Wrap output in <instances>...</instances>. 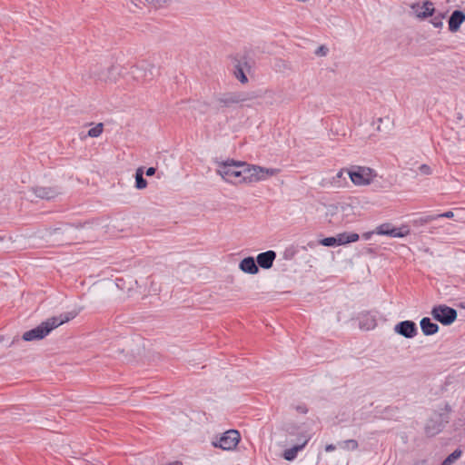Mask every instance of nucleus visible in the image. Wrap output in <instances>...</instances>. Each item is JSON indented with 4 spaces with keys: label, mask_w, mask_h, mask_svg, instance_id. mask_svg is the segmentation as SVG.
Here are the masks:
<instances>
[{
    "label": "nucleus",
    "mask_w": 465,
    "mask_h": 465,
    "mask_svg": "<svg viewBox=\"0 0 465 465\" xmlns=\"http://www.w3.org/2000/svg\"><path fill=\"white\" fill-rule=\"evenodd\" d=\"M104 130V124L102 123L97 124L94 127L91 128L88 131V135L90 137H98L102 134Z\"/></svg>",
    "instance_id": "a878e982"
},
{
    "label": "nucleus",
    "mask_w": 465,
    "mask_h": 465,
    "mask_svg": "<svg viewBox=\"0 0 465 465\" xmlns=\"http://www.w3.org/2000/svg\"><path fill=\"white\" fill-rule=\"evenodd\" d=\"M234 75L242 84H246L248 82V78L240 65L236 66Z\"/></svg>",
    "instance_id": "bb28decb"
},
{
    "label": "nucleus",
    "mask_w": 465,
    "mask_h": 465,
    "mask_svg": "<svg viewBox=\"0 0 465 465\" xmlns=\"http://www.w3.org/2000/svg\"><path fill=\"white\" fill-rule=\"evenodd\" d=\"M420 328L424 335H433L438 332V324L432 322L430 318L424 317L420 321Z\"/></svg>",
    "instance_id": "dca6fc26"
},
{
    "label": "nucleus",
    "mask_w": 465,
    "mask_h": 465,
    "mask_svg": "<svg viewBox=\"0 0 465 465\" xmlns=\"http://www.w3.org/2000/svg\"><path fill=\"white\" fill-rule=\"evenodd\" d=\"M436 216H438V219L439 218H453L454 217V213L453 212L451 211H448V212H445V213H440V214H436Z\"/></svg>",
    "instance_id": "2f4dec72"
},
{
    "label": "nucleus",
    "mask_w": 465,
    "mask_h": 465,
    "mask_svg": "<svg viewBox=\"0 0 465 465\" xmlns=\"http://www.w3.org/2000/svg\"><path fill=\"white\" fill-rule=\"evenodd\" d=\"M420 171L423 173H426V174H430V168L426 165V164H422L420 166Z\"/></svg>",
    "instance_id": "72a5a7b5"
},
{
    "label": "nucleus",
    "mask_w": 465,
    "mask_h": 465,
    "mask_svg": "<svg viewBox=\"0 0 465 465\" xmlns=\"http://www.w3.org/2000/svg\"><path fill=\"white\" fill-rule=\"evenodd\" d=\"M328 48L324 45H321L320 47H318V49L316 50L315 54L317 55H321V56H325L327 54H328Z\"/></svg>",
    "instance_id": "7c9ffc66"
},
{
    "label": "nucleus",
    "mask_w": 465,
    "mask_h": 465,
    "mask_svg": "<svg viewBox=\"0 0 465 465\" xmlns=\"http://www.w3.org/2000/svg\"><path fill=\"white\" fill-rule=\"evenodd\" d=\"M33 192L36 197L45 200H53L61 194V191L57 187L37 186L33 188Z\"/></svg>",
    "instance_id": "f8f14e48"
},
{
    "label": "nucleus",
    "mask_w": 465,
    "mask_h": 465,
    "mask_svg": "<svg viewBox=\"0 0 465 465\" xmlns=\"http://www.w3.org/2000/svg\"><path fill=\"white\" fill-rule=\"evenodd\" d=\"M258 95L254 94H246L242 92H235V93H226L223 94H221L217 101L222 104L223 106H231L234 104L242 103L245 101H249L252 99L257 98Z\"/></svg>",
    "instance_id": "0eeeda50"
},
{
    "label": "nucleus",
    "mask_w": 465,
    "mask_h": 465,
    "mask_svg": "<svg viewBox=\"0 0 465 465\" xmlns=\"http://www.w3.org/2000/svg\"><path fill=\"white\" fill-rule=\"evenodd\" d=\"M335 449H336V447H335L334 445H332V444H329V445H327V446L325 447V450H326L327 452L332 451V450H334Z\"/></svg>",
    "instance_id": "c9c22d12"
},
{
    "label": "nucleus",
    "mask_w": 465,
    "mask_h": 465,
    "mask_svg": "<svg viewBox=\"0 0 465 465\" xmlns=\"http://www.w3.org/2000/svg\"><path fill=\"white\" fill-rule=\"evenodd\" d=\"M169 465H183L181 461H173L169 463Z\"/></svg>",
    "instance_id": "a19ab883"
},
{
    "label": "nucleus",
    "mask_w": 465,
    "mask_h": 465,
    "mask_svg": "<svg viewBox=\"0 0 465 465\" xmlns=\"http://www.w3.org/2000/svg\"><path fill=\"white\" fill-rule=\"evenodd\" d=\"M78 314V312L72 311L64 313H61L58 316H54L43 322L37 327L25 331L23 334V339L27 341L42 340L47 336L51 331L59 327L60 325L74 319Z\"/></svg>",
    "instance_id": "f257e3e1"
},
{
    "label": "nucleus",
    "mask_w": 465,
    "mask_h": 465,
    "mask_svg": "<svg viewBox=\"0 0 465 465\" xmlns=\"http://www.w3.org/2000/svg\"><path fill=\"white\" fill-rule=\"evenodd\" d=\"M276 258V252L274 251H267L258 254L256 258L257 264L262 269L272 268L273 262Z\"/></svg>",
    "instance_id": "ddd939ff"
},
{
    "label": "nucleus",
    "mask_w": 465,
    "mask_h": 465,
    "mask_svg": "<svg viewBox=\"0 0 465 465\" xmlns=\"http://www.w3.org/2000/svg\"><path fill=\"white\" fill-rule=\"evenodd\" d=\"M320 243L322 245L327 246V247L338 246L337 245L336 237H327V238H324V239L321 240Z\"/></svg>",
    "instance_id": "c85d7f7f"
},
{
    "label": "nucleus",
    "mask_w": 465,
    "mask_h": 465,
    "mask_svg": "<svg viewBox=\"0 0 465 465\" xmlns=\"http://www.w3.org/2000/svg\"><path fill=\"white\" fill-rule=\"evenodd\" d=\"M157 72V68L150 64H143L137 67H135L132 74L134 78L142 82H149L153 79L155 73Z\"/></svg>",
    "instance_id": "1a4fd4ad"
},
{
    "label": "nucleus",
    "mask_w": 465,
    "mask_h": 465,
    "mask_svg": "<svg viewBox=\"0 0 465 465\" xmlns=\"http://www.w3.org/2000/svg\"><path fill=\"white\" fill-rule=\"evenodd\" d=\"M452 411V408L449 403H445L443 408L441 409V412L439 413L440 420H434L430 419L425 427V430L429 435H435L441 431L445 423L449 422L450 413Z\"/></svg>",
    "instance_id": "39448f33"
},
{
    "label": "nucleus",
    "mask_w": 465,
    "mask_h": 465,
    "mask_svg": "<svg viewBox=\"0 0 465 465\" xmlns=\"http://www.w3.org/2000/svg\"><path fill=\"white\" fill-rule=\"evenodd\" d=\"M297 411L301 413H306L307 412V408L305 406H298L297 407Z\"/></svg>",
    "instance_id": "e433bc0d"
},
{
    "label": "nucleus",
    "mask_w": 465,
    "mask_h": 465,
    "mask_svg": "<svg viewBox=\"0 0 465 465\" xmlns=\"http://www.w3.org/2000/svg\"><path fill=\"white\" fill-rule=\"evenodd\" d=\"M239 268L246 273L256 274L259 272L258 265L253 257H246L242 259L239 264Z\"/></svg>",
    "instance_id": "2eb2a0df"
},
{
    "label": "nucleus",
    "mask_w": 465,
    "mask_h": 465,
    "mask_svg": "<svg viewBox=\"0 0 465 465\" xmlns=\"http://www.w3.org/2000/svg\"><path fill=\"white\" fill-rule=\"evenodd\" d=\"M462 451L459 449L455 450L451 454H450L441 463V465H451L457 460L460 458Z\"/></svg>",
    "instance_id": "4be33fe9"
},
{
    "label": "nucleus",
    "mask_w": 465,
    "mask_h": 465,
    "mask_svg": "<svg viewBox=\"0 0 465 465\" xmlns=\"http://www.w3.org/2000/svg\"><path fill=\"white\" fill-rule=\"evenodd\" d=\"M349 170L341 169L340 170L335 176L332 177L331 183L334 184L337 187L341 186V181L345 180V173L347 174V172Z\"/></svg>",
    "instance_id": "393cba45"
},
{
    "label": "nucleus",
    "mask_w": 465,
    "mask_h": 465,
    "mask_svg": "<svg viewBox=\"0 0 465 465\" xmlns=\"http://www.w3.org/2000/svg\"><path fill=\"white\" fill-rule=\"evenodd\" d=\"M338 446L343 450H356L358 448V442L355 440H347L338 443Z\"/></svg>",
    "instance_id": "b1692460"
},
{
    "label": "nucleus",
    "mask_w": 465,
    "mask_h": 465,
    "mask_svg": "<svg viewBox=\"0 0 465 465\" xmlns=\"http://www.w3.org/2000/svg\"><path fill=\"white\" fill-rule=\"evenodd\" d=\"M92 75L98 81L104 83H114L117 80L119 70L117 66L111 65L99 72L93 71Z\"/></svg>",
    "instance_id": "9d476101"
},
{
    "label": "nucleus",
    "mask_w": 465,
    "mask_h": 465,
    "mask_svg": "<svg viewBox=\"0 0 465 465\" xmlns=\"http://www.w3.org/2000/svg\"><path fill=\"white\" fill-rule=\"evenodd\" d=\"M360 325L361 328H366L367 330L373 329L376 326V320L373 317L367 319L366 322L361 320Z\"/></svg>",
    "instance_id": "cd10ccee"
},
{
    "label": "nucleus",
    "mask_w": 465,
    "mask_h": 465,
    "mask_svg": "<svg viewBox=\"0 0 465 465\" xmlns=\"http://www.w3.org/2000/svg\"><path fill=\"white\" fill-rule=\"evenodd\" d=\"M433 25L435 27H440L442 25V22L441 21H436V22H433Z\"/></svg>",
    "instance_id": "ea45409f"
},
{
    "label": "nucleus",
    "mask_w": 465,
    "mask_h": 465,
    "mask_svg": "<svg viewBox=\"0 0 465 465\" xmlns=\"http://www.w3.org/2000/svg\"><path fill=\"white\" fill-rule=\"evenodd\" d=\"M277 169L264 168L259 165L246 164L245 183H252L266 180L268 177L278 173Z\"/></svg>",
    "instance_id": "20e7f679"
},
{
    "label": "nucleus",
    "mask_w": 465,
    "mask_h": 465,
    "mask_svg": "<svg viewBox=\"0 0 465 465\" xmlns=\"http://www.w3.org/2000/svg\"><path fill=\"white\" fill-rule=\"evenodd\" d=\"M359 234L355 232H342L336 236L337 245H343L350 242H354L359 240Z\"/></svg>",
    "instance_id": "f3484780"
},
{
    "label": "nucleus",
    "mask_w": 465,
    "mask_h": 465,
    "mask_svg": "<svg viewBox=\"0 0 465 465\" xmlns=\"http://www.w3.org/2000/svg\"><path fill=\"white\" fill-rule=\"evenodd\" d=\"M409 231L406 228H395L391 227L388 235L391 237L401 238L406 236Z\"/></svg>",
    "instance_id": "5701e85b"
},
{
    "label": "nucleus",
    "mask_w": 465,
    "mask_h": 465,
    "mask_svg": "<svg viewBox=\"0 0 465 465\" xmlns=\"http://www.w3.org/2000/svg\"><path fill=\"white\" fill-rule=\"evenodd\" d=\"M146 1L150 4L160 6L163 4H164L166 0H146Z\"/></svg>",
    "instance_id": "473e14b6"
},
{
    "label": "nucleus",
    "mask_w": 465,
    "mask_h": 465,
    "mask_svg": "<svg viewBox=\"0 0 465 465\" xmlns=\"http://www.w3.org/2000/svg\"><path fill=\"white\" fill-rule=\"evenodd\" d=\"M0 241H2V238L0 237Z\"/></svg>",
    "instance_id": "79ce46f5"
},
{
    "label": "nucleus",
    "mask_w": 465,
    "mask_h": 465,
    "mask_svg": "<svg viewBox=\"0 0 465 465\" xmlns=\"http://www.w3.org/2000/svg\"><path fill=\"white\" fill-rule=\"evenodd\" d=\"M465 21V15L460 10H455L449 19V30L450 32H457L460 25Z\"/></svg>",
    "instance_id": "4468645a"
},
{
    "label": "nucleus",
    "mask_w": 465,
    "mask_h": 465,
    "mask_svg": "<svg viewBox=\"0 0 465 465\" xmlns=\"http://www.w3.org/2000/svg\"><path fill=\"white\" fill-rule=\"evenodd\" d=\"M372 232H365L362 234V238L365 239V240H369L371 236Z\"/></svg>",
    "instance_id": "58836bf2"
},
{
    "label": "nucleus",
    "mask_w": 465,
    "mask_h": 465,
    "mask_svg": "<svg viewBox=\"0 0 465 465\" xmlns=\"http://www.w3.org/2000/svg\"><path fill=\"white\" fill-rule=\"evenodd\" d=\"M431 315L436 321L440 322L441 324L450 325L456 320L457 311L447 305L440 304L433 307L431 311Z\"/></svg>",
    "instance_id": "423d86ee"
},
{
    "label": "nucleus",
    "mask_w": 465,
    "mask_h": 465,
    "mask_svg": "<svg viewBox=\"0 0 465 465\" xmlns=\"http://www.w3.org/2000/svg\"><path fill=\"white\" fill-rule=\"evenodd\" d=\"M391 226L389 223H384L377 227L376 233L381 235H388Z\"/></svg>",
    "instance_id": "c756f323"
},
{
    "label": "nucleus",
    "mask_w": 465,
    "mask_h": 465,
    "mask_svg": "<svg viewBox=\"0 0 465 465\" xmlns=\"http://www.w3.org/2000/svg\"><path fill=\"white\" fill-rule=\"evenodd\" d=\"M347 174L357 186L370 184L377 175L374 170L365 166H353Z\"/></svg>",
    "instance_id": "7ed1b4c3"
},
{
    "label": "nucleus",
    "mask_w": 465,
    "mask_h": 465,
    "mask_svg": "<svg viewBox=\"0 0 465 465\" xmlns=\"http://www.w3.org/2000/svg\"><path fill=\"white\" fill-rule=\"evenodd\" d=\"M438 219V216L436 214H430L425 216H420L419 218H416L413 220L412 223L415 226H423L424 224H427L432 221H435Z\"/></svg>",
    "instance_id": "412c9836"
},
{
    "label": "nucleus",
    "mask_w": 465,
    "mask_h": 465,
    "mask_svg": "<svg viewBox=\"0 0 465 465\" xmlns=\"http://www.w3.org/2000/svg\"><path fill=\"white\" fill-rule=\"evenodd\" d=\"M246 163L226 160L218 163L217 173L228 183H245Z\"/></svg>",
    "instance_id": "f03ea898"
},
{
    "label": "nucleus",
    "mask_w": 465,
    "mask_h": 465,
    "mask_svg": "<svg viewBox=\"0 0 465 465\" xmlns=\"http://www.w3.org/2000/svg\"><path fill=\"white\" fill-rule=\"evenodd\" d=\"M420 8L422 11L417 15L420 18H427L434 13L433 3L430 1H425Z\"/></svg>",
    "instance_id": "6ab92c4d"
},
{
    "label": "nucleus",
    "mask_w": 465,
    "mask_h": 465,
    "mask_svg": "<svg viewBox=\"0 0 465 465\" xmlns=\"http://www.w3.org/2000/svg\"><path fill=\"white\" fill-rule=\"evenodd\" d=\"M147 181L143 178V170L142 167H139L135 172V188L138 190H143L146 188Z\"/></svg>",
    "instance_id": "aec40b11"
},
{
    "label": "nucleus",
    "mask_w": 465,
    "mask_h": 465,
    "mask_svg": "<svg viewBox=\"0 0 465 465\" xmlns=\"http://www.w3.org/2000/svg\"><path fill=\"white\" fill-rule=\"evenodd\" d=\"M59 231H61V228H53V229H50L49 233L55 234V233L59 232Z\"/></svg>",
    "instance_id": "4c0bfd02"
},
{
    "label": "nucleus",
    "mask_w": 465,
    "mask_h": 465,
    "mask_svg": "<svg viewBox=\"0 0 465 465\" xmlns=\"http://www.w3.org/2000/svg\"><path fill=\"white\" fill-rule=\"evenodd\" d=\"M308 440H304L302 444H298L290 449L285 450L283 452V458L286 460H293L296 458L298 452L304 448Z\"/></svg>",
    "instance_id": "a211bd4d"
},
{
    "label": "nucleus",
    "mask_w": 465,
    "mask_h": 465,
    "mask_svg": "<svg viewBox=\"0 0 465 465\" xmlns=\"http://www.w3.org/2000/svg\"><path fill=\"white\" fill-rule=\"evenodd\" d=\"M394 331L405 338L411 339L417 335V325L412 321H402L394 327Z\"/></svg>",
    "instance_id": "9b49d317"
},
{
    "label": "nucleus",
    "mask_w": 465,
    "mask_h": 465,
    "mask_svg": "<svg viewBox=\"0 0 465 465\" xmlns=\"http://www.w3.org/2000/svg\"><path fill=\"white\" fill-rule=\"evenodd\" d=\"M155 172H156V169H155L154 167H149V168L146 170L145 174H146L147 176H152V175H153V174L155 173Z\"/></svg>",
    "instance_id": "f704fd0d"
},
{
    "label": "nucleus",
    "mask_w": 465,
    "mask_h": 465,
    "mask_svg": "<svg viewBox=\"0 0 465 465\" xmlns=\"http://www.w3.org/2000/svg\"><path fill=\"white\" fill-rule=\"evenodd\" d=\"M240 440V434L235 430L225 431L217 441L213 442L216 448H221L224 450H233Z\"/></svg>",
    "instance_id": "6e6552de"
}]
</instances>
